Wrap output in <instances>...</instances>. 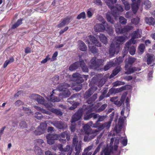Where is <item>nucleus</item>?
<instances>
[{
  "label": "nucleus",
  "instance_id": "nucleus-17",
  "mask_svg": "<svg viewBox=\"0 0 155 155\" xmlns=\"http://www.w3.org/2000/svg\"><path fill=\"white\" fill-rule=\"evenodd\" d=\"M31 97L32 99L36 100L38 103L43 104L45 106V105H47L48 104V103H47V101H45L44 99L38 94H32Z\"/></svg>",
  "mask_w": 155,
  "mask_h": 155
},
{
  "label": "nucleus",
  "instance_id": "nucleus-42",
  "mask_svg": "<svg viewBox=\"0 0 155 155\" xmlns=\"http://www.w3.org/2000/svg\"><path fill=\"white\" fill-rule=\"evenodd\" d=\"M114 62L111 61H110L105 66L104 68V71H106L107 70L114 65Z\"/></svg>",
  "mask_w": 155,
  "mask_h": 155
},
{
  "label": "nucleus",
  "instance_id": "nucleus-46",
  "mask_svg": "<svg viewBox=\"0 0 155 155\" xmlns=\"http://www.w3.org/2000/svg\"><path fill=\"white\" fill-rule=\"evenodd\" d=\"M130 102V99L128 97H127L126 100V110L127 112L130 110V104H129Z\"/></svg>",
  "mask_w": 155,
  "mask_h": 155
},
{
  "label": "nucleus",
  "instance_id": "nucleus-22",
  "mask_svg": "<svg viewBox=\"0 0 155 155\" xmlns=\"http://www.w3.org/2000/svg\"><path fill=\"white\" fill-rule=\"evenodd\" d=\"M126 117H120L118 121V124L115 125L114 128V130L117 133H118L120 131L122 126L123 125L124 121Z\"/></svg>",
  "mask_w": 155,
  "mask_h": 155
},
{
  "label": "nucleus",
  "instance_id": "nucleus-39",
  "mask_svg": "<svg viewBox=\"0 0 155 155\" xmlns=\"http://www.w3.org/2000/svg\"><path fill=\"white\" fill-rule=\"evenodd\" d=\"M100 41L104 44H106L107 42V39L105 36L103 34H100L98 36Z\"/></svg>",
  "mask_w": 155,
  "mask_h": 155
},
{
  "label": "nucleus",
  "instance_id": "nucleus-20",
  "mask_svg": "<svg viewBox=\"0 0 155 155\" xmlns=\"http://www.w3.org/2000/svg\"><path fill=\"white\" fill-rule=\"evenodd\" d=\"M87 109V108L86 107V105H84L83 106L82 109H79L78 110H81V116L83 114L86 113V114L84 115V119L86 120H88L92 117V113L89 114V113L91 112L88 111V110Z\"/></svg>",
  "mask_w": 155,
  "mask_h": 155
},
{
  "label": "nucleus",
  "instance_id": "nucleus-30",
  "mask_svg": "<svg viewBox=\"0 0 155 155\" xmlns=\"http://www.w3.org/2000/svg\"><path fill=\"white\" fill-rule=\"evenodd\" d=\"M115 26L116 27V31L117 34H120L121 33H124V28H122L120 24L119 23H118Z\"/></svg>",
  "mask_w": 155,
  "mask_h": 155
},
{
  "label": "nucleus",
  "instance_id": "nucleus-16",
  "mask_svg": "<svg viewBox=\"0 0 155 155\" xmlns=\"http://www.w3.org/2000/svg\"><path fill=\"white\" fill-rule=\"evenodd\" d=\"M126 86H122L119 88L116 89L112 87L109 90L106 97H109L110 95H112L113 94L118 93L124 90H125L126 89Z\"/></svg>",
  "mask_w": 155,
  "mask_h": 155
},
{
  "label": "nucleus",
  "instance_id": "nucleus-26",
  "mask_svg": "<svg viewBox=\"0 0 155 155\" xmlns=\"http://www.w3.org/2000/svg\"><path fill=\"white\" fill-rule=\"evenodd\" d=\"M131 0L132 2V9L134 13H135L138 9V6L140 3V0H137V3L135 2V0Z\"/></svg>",
  "mask_w": 155,
  "mask_h": 155
},
{
  "label": "nucleus",
  "instance_id": "nucleus-40",
  "mask_svg": "<svg viewBox=\"0 0 155 155\" xmlns=\"http://www.w3.org/2000/svg\"><path fill=\"white\" fill-rule=\"evenodd\" d=\"M130 45V42H129L128 41L126 43L125 47H124V49L123 51V56H124V57L125 54L127 53L128 51L129 50L128 49L129 48V46Z\"/></svg>",
  "mask_w": 155,
  "mask_h": 155
},
{
  "label": "nucleus",
  "instance_id": "nucleus-56",
  "mask_svg": "<svg viewBox=\"0 0 155 155\" xmlns=\"http://www.w3.org/2000/svg\"><path fill=\"white\" fill-rule=\"evenodd\" d=\"M98 20L102 23V24L104 25L105 26H107V23L105 21L101 16H99Z\"/></svg>",
  "mask_w": 155,
  "mask_h": 155
},
{
  "label": "nucleus",
  "instance_id": "nucleus-5",
  "mask_svg": "<svg viewBox=\"0 0 155 155\" xmlns=\"http://www.w3.org/2000/svg\"><path fill=\"white\" fill-rule=\"evenodd\" d=\"M117 0H104L108 6L110 8L112 14L115 19H117L118 16L124 11V9L120 5H118L115 7L113 6V4L116 2Z\"/></svg>",
  "mask_w": 155,
  "mask_h": 155
},
{
  "label": "nucleus",
  "instance_id": "nucleus-18",
  "mask_svg": "<svg viewBox=\"0 0 155 155\" xmlns=\"http://www.w3.org/2000/svg\"><path fill=\"white\" fill-rule=\"evenodd\" d=\"M47 124L45 123H43L40 124L35 130V133L37 135H40L43 134L46 129Z\"/></svg>",
  "mask_w": 155,
  "mask_h": 155
},
{
  "label": "nucleus",
  "instance_id": "nucleus-38",
  "mask_svg": "<svg viewBox=\"0 0 155 155\" xmlns=\"http://www.w3.org/2000/svg\"><path fill=\"white\" fill-rule=\"evenodd\" d=\"M118 137L119 139V141L120 140L124 146H126L127 145V140L126 137H121L120 136H119V137Z\"/></svg>",
  "mask_w": 155,
  "mask_h": 155
},
{
  "label": "nucleus",
  "instance_id": "nucleus-55",
  "mask_svg": "<svg viewBox=\"0 0 155 155\" xmlns=\"http://www.w3.org/2000/svg\"><path fill=\"white\" fill-rule=\"evenodd\" d=\"M124 56L123 57H120L117 59V60L115 61V63L116 64H119L120 63L122 62L123 60V58Z\"/></svg>",
  "mask_w": 155,
  "mask_h": 155
},
{
  "label": "nucleus",
  "instance_id": "nucleus-11",
  "mask_svg": "<svg viewBox=\"0 0 155 155\" xmlns=\"http://www.w3.org/2000/svg\"><path fill=\"white\" fill-rule=\"evenodd\" d=\"M72 143L75 147V151H76L75 155H79L81 150L82 141H80L78 142V137L75 136L73 139Z\"/></svg>",
  "mask_w": 155,
  "mask_h": 155
},
{
  "label": "nucleus",
  "instance_id": "nucleus-44",
  "mask_svg": "<svg viewBox=\"0 0 155 155\" xmlns=\"http://www.w3.org/2000/svg\"><path fill=\"white\" fill-rule=\"evenodd\" d=\"M145 49V46L143 44H140L138 47L139 53L140 54H142L143 52L144 49Z\"/></svg>",
  "mask_w": 155,
  "mask_h": 155
},
{
  "label": "nucleus",
  "instance_id": "nucleus-28",
  "mask_svg": "<svg viewBox=\"0 0 155 155\" xmlns=\"http://www.w3.org/2000/svg\"><path fill=\"white\" fill-rule=\"evenodd\" d=\"M78 48L81 51H85L87 49V47L85 43L81 41H79L78 42Z\"/></svg>",
  "mask_w": 155,
  "mask_h": 155
},
{
  "label": "nucleus",
  "instance_id": "nucleus-37",
  "mask_svg": "<svg viewBox=\"0 0 155 155\" xmlns=\"http://www.w3.org/2000/svg\"><path fill=\"white\" fill-rule=\"evenodd\" d=\"M34 107L36 110L38 111H40L42 113H45L48 115H50L51 114V113L49 111L42 109L38 106H35Z\"/></svg>",
  "mask_w": 155,
  "mask_h": 155
},
{
  "label": "nucleus",
  "instance_id": "nucleus-35",
  "mask_svg": "<svg viewBox=\"0 0 155 155\" xmlns=\"http://www.w3.org/2000/svg\"><path fill=\"white\" fill-rule=\"evenodd\" d=\"M79 62H76L71 64L69 68V69L71 71H73L77 69L79 66Z\"/></svg>",
  "mask_w": 155,
  "mask_h": 155
},
{
  "label": "nucleus",
  "instance_id": "nucleus-50",
  "mask_svg": "<svg viewBox=\"0 0 155 155\" xmlns=\"http://www.w3.org/2000/svg\"><path fill=\"white\" fill-rule=\"evenodd\" d=\"M85 17V13L84 12H83L78 15L77 17V19H80L81 18L84 19Z\"/></svg>",
  "mask_w": 155,
  "mask_h": 155
},
{
  "label": "nucleus",
  "instance_id": "nucleus-51",
  "mask_svg": "<svg viewBox=\"0 0 155 155\" xmlns=\"http://www.w3.org/2000/svg\"><path fill=\"white\" fill-rule=\"evenodd\" d=\"M106 16L107 21L110 22L111 23L113 24L114 23V21L110 16L109 13L108 12L106 14Z\"/></svg>",
  "mask_w": 155,
  "mask_h": 155
},
{
  "label": "nucleus",
  "instance_id": "nucleus-9",
  "mask_svg": "<svg viewBox=\"0 0 155 155\" xmlns=\"http://www.w3.org/2000/svg\"><path fill=\"white\" fill-rule=\"evenodd\" d=\"M104 59H97L96 58H93L89 63V65L91 68L93 69L99 70L97 68L104 61Z\"/></svg>",
  "mask_w": 155,
  "mask_h": 155
},
{
  "label": "nucleus",
  "instance_id": "nucleus-59",
  "mask_svg": "<svg viewBox=\"0 0 155 155\" xmlns=\"http://www.w3.org/2000/svg\"><path fill=\"white\" fill-rule=\"evenodd\" d=\"M123 3L124 5L125 9L127 11L129 10L130 8V6L128 2H123Z\"/></svg>",
  "mask_w": 155,
  "mask_h": 155
},
{
  "label": "nucleus",
  "instance_id": "nucleus-19",
  "mask_svg": "<svg viewBox=\"0 0 155 155\" xmlns=\"http://www.w3.org/2000/svg\"><path fill=\"white\" fill-rule=\"evenodd\" d=\"M114 115V113L113 112L110 115V119L109 121L107 123H105L103 124H102L100 125L98 127V129L99 130H101L103 129H108L111 125V122L113 120V117Z\"/></svg>",
  "mask_w": 155,
  "mask_h": 155
},
{
  "label": "nucleus",
  "instance_id": "nucleus-14",
  "mask_svg": "<svg viewBox=\"0 0 155 155\" xmlns=\"http://www.w3.org/2000/svg\"><path fill=\"white\" fill-rule=\"evenodd\" d=\"M142 30L141 29H138L137 31H134L131 35V38L128 41L130 43L131 42L133 44L137 42V40L136 38H140L141 36Z\"/></svg>",
  "mask_w": 155,
  "mask_h": 155
},
{
  "label": "nucleus",
  "instance_id": "nucleus-58",
  "mask_svg": "<svg viewBox=\"0 0 155 155\" xmlns=\"http://www.w3.org/2000/svg\"><path fill=\"white\" fill-rule=\"evenodd\" d=\"M35 117L38 120H40L43 118L41 114L39 112H36L35 113Z\"/></svg>",
  "mask_w": 155,
  "mask_h": 155
},
{
  "label": "nucleus",
  "instance_id": "nucleus-41",
  "mask_svg": "<svg viewBox=\"0 0 155 155\" xmlns=\"http://www.w3.org/2000/svg\"><path fill=\"white\" fill-rule=\"evenodd\" d=\"M131 43H130V45L129 46V48L128 49L131 55H134L136 51V49L135 47L134 46H131Z\"/></svg>",
  "mask_w": 155,
  "mask_h": 155
},
{
  "label": "nucleus",
  "instance_id": "nucleus-25",
  "mask_svg": "<svg viewBox=\"0 0 155 155\" xmlns=\"http://www.w3.org/2000/svg\"><path fill=\"white\" fill-rule=\"evenodd\" d=\"M147 62L148 65H150V66H153L155 65L154 62V56L151 54H147Z\"/></svg>",
  "mask_w": 155,
  "mask_h": 155
},
{
  "label": "nucleus",
  "instance_id": "nucleus-1",
  "mask_svg": "<svg viewBox=\"0 0 155 155\" xmlns=\"http://www.w3.org/2000/svg\"><path fill=\"white\" fill-rule=\"evenodd\" d=\"M71 85V86H72ZM71 86L66 83L60 84L56 90H53L51 93V95L48 96L46 98L48 100L47 105H45V107L51 112L55 114L58 115H61L62 113L60 110L54 109L52 107L53 104L49 102V101L52 102H59L61 101L63 98L69 97L71 93L69 89L67 88Z\"/></svg>",
  "mask_w": 155,
  "mask_h": 155
},
{
  "label": "nucleus",
  "instance_id": "nucleus-61",
  "mask_svg": "<svg viewBox=\"0 0 155 155\" xmlns=\"http://www.w3.org/2000/svg\"><path fill=\"white\" fill-rule=\"evenodd\" d=\"M106 116H100L99 115L98 117V120L96 122L97 123L99 121H103L104 119L106 118Z\"/></svg>",
  "mask_w": 155,
  "mask_h": 155
},
{
  "label": "nucleus",
  "instance_id": "nucleus-12",
  "mask_svg": "<svg viewBox=\"0 0 155 155\" xmlns=\"http://www.w3.org/2000/svg\"><path fill=\"white\" fill-rule=\"evenodd\" d=\"M88 77V75H81L79 73H76L72 75V78L71 80L75 81L77 83L81 84L83 81V78L87 80Z\"/></svg>",
  "mask_w": 155,
  "mask_h": 155
},
{
  "label": "nucleus",
  "instance_id": "nucleus-36",
  "mask_svg": "<svg viewBox=\"0 0 155 155\" xmlns=\"http://www.w3.org/2000/svg\"><path fill=\"white\" fill-rule=\"evenodd\" d=\"M86 42H88V47L90 50L91 51V52L93 53H94L97 51V50L96 48L94 46H91V45L89 40L88 39L86 40Z\"/></svg>",
  "mask_w": 155,
  "mask_h": 155
},
{
  "label": "nucleus",
  "instance_id": "nucleus-13",
  "mask_svg": "<svg viewBox=\"0 0 155 155\" xmlns=\"http://www.w3.org/2000/svg\"><path fill=\"white\" fill-rule=\"evenodd\" d=\"M35 143L36 144V146L35 147V153L38 154H40L42 153V150L38 146H41L44 147L45 145V143L43 140L41 139H38L36 140L35 141Z\"/></svg>",
  "mask_w": 155,
  "mask_h": 155
},
{
  "label": "nucleus",
  "instance_id": "nucleus-27",
  "mask_svg": "<svg viewBox=\"0 0 155 155\" xmlns=\"http://www.w3.org/2000/svg\"><path fill=\"white\" fill-rule=\"evenodd\" d=\"M88 38L90 41L95 46L97 47H100L101 44L97 39L94 36L90 35L88 37Z\"/></svg>",
  "mask_w": 155,
  "mask_h": 155
},
{
  "label": "nucleus",
  "instance_id": "nucleus-31",
  "mask_svg": "<svg viewBox=\"0 0 155 155\" xmlns=\"http://www.w3.org/2000/svg\"><path fill=\"white\" fill-rule=\"evenodd\" d=\"M79 66H80L82 68L83 71L85 72H87L88 69L87 67L85 65V63L83 60L80 59L79 60Z\"/></svg>",
  "mask_w": 155,
  "mask_h": 155
},
{
  "label": "nucleus",
  "instance_id": "nucleus-10",
  "mask_svg": "<svg viewBox=\"0 0 155 155\" xmlns=\"http://www.w3.org/2000/svg\"><path fill=\"white\" fill-rule=\"evenodd\" d=\"M81 110H78L72 117L71 120V122L72 124L70 127V128L71 132H74L75 130L76 126L73 125V123L76 121L80 120L81 117Z\"/></svg>",
  "mask_w": 155,
  "mask_h": 155
},
{
  "label": "nucleus",
  "instance_id": "nucleus-43",
  "mask_svg": "<svg viewBox=\"0 0 155 155\" xmlns=\"http://www.w3.org/2000/svg\"><path fill=\"white\" fill-rule=\"evenodd\" d=\"M125 84V83L124 82L119 81H117L112 83V84L114 87H117L120 85H124Z\"/></svg>",
  "mask_w": 155,
  "mask_h": 155
},
{
  "label": "nucleus",
  "instance_id": "nucleus-32",
  "mask_svg": "<svg viewBox=\"0 0 155 155\" xmlns=\"http://www.w3.org/2000/svg\"><path fill=\"white\" fill-rule=\"evenodd\" d=\"M146 22L150 25H153L155 23V20L152 17H146L145 19Z\"/></svg>",
  "mask_w": 155,
  "mask_h": 155
},
{
  "label": "nucleus",
  "instance_id": "nucleus-7",
  "mask_svg": "<svg viewBox=\"0 0 155 155\" xmlns=\"http://www.w3.org/2000/svg\"><path fill=\"white\" fill-rule=\"evenodd\" d=\"M108 33L110 35H112L114 31L112 27L107 26H105L104 25L102 24H97L94 27V31L97 32H103L105 29Z\"/></svg>",
  "mask_w": 155,
  "mask_h": 155
},
{
  "label": "nucleus",
  "instance_id": "nucleus-3",
  "mask_svg": "<svg viewBox=\"0 0 155 155\" xmlns=\"http://www.w3.org/2000/svg\"><path fill=\"white\" fill-rule=\"evenodd\" d=\"M119 143L118 137L112 138L109 147L103 149L101 153V155H110V153H114V155H120V151L117 150Z\"/></svg>",
  "mask_w": 155,
  "mask_h": 155
},
{
  "label": "nucleus",
  "instance_id": "nucleus-49",
  "mask_svg": "<svg viewBox=\"0 0 155 155\" xmlns=\"http://www.w3.org/2000/svg\"><path fill=\"white\" fill-rule=\"evenodd\" d=\"M133 27L130 26H126L124 28V33L128 32V31L132 30L133 28Z\"/></svg>",
  "mask_w": 155,
  "mask_h": 155
},
{
  "label": "nucleus",
  "instance_id": "nucleus-15",
  "mask_svg": "<svg viewBox=\"0 0 155 155\" xmlns=\"http://www.w3.org/2000/svg\"><path fill=\"white\" fill-rule=\"evenodd\" d=\"M59 136L56 134H48L46 136L47 143L49 145H52L54 143V140H57Z\"/></svg>",
  "mask_w": 155,
  "mask_h": 155
},
{
  "label": "nucleus",
  "instance_id": "nucleus-64",
  "mask_svg": "<svg viewBox=\"0 0 155 155\" xmlns=\"http://www.w3.org/2000/svg\"><path fill=\"white\" fill-rule=\"evenodd\" d=\"M20 125L21 127L23 128H25L27 127L26 123L25 121H23L20 123Z\"/></svg>",
  "mask_w": 155,
  "mask_h": 155
},
{
  "label": "nucleus",
  "instance_id": "nucleus-62",
  "mask_svg": "<svg viewBox=\"0 0 155 155\" xmlns=\"http://www.w3.org/2000/svg\"><path fill=\"white\" fill-rule=\"evenodd\" d=\"M71 18V17H68L65 18L63 21H64V23H65V24L66 25L69 22V21Z\"/></svg>",
  "mask_w": 155,
  "mask_h": 155
},
{
  "label": "nucleus",
  "instance_id": "nucleus-54",
  "mask_svg": "<svg viewBox=\"0 0 155 155\" xmlns=\"http://www.w3.org/2000/svg\"><path fill=\"white\" fill-rule=\"evenodd\" d=\"M144 4L145 5L146 8H149L151 6V4L149 0H144Z\"/></svg>",
  "mask_w": 155,
  "mask_h": 155
},
{
  "label": "nucleus",
  "instance_id": "nucleus-4",
  "mask_svg": "<svg viewBox=\"0 0 155 155\" xmlns=\"http://www.w3.org/2000/svg\"><path fill=\"white\" fill-rule=\"evenodd\" d=\"M125 36L117 37L115 38L113 42L111 44L109 51V54L112 57L115 54L118 53L120 47V45L122 44L126 39Z\"/></svg>",
  "mask_w": 155,
  "mask_h": 155
},
{
  "label": "nucleus",
  "instance_id": "nucleus-29",
  "mask_svg": "<svg viewBox=\"0 0 155 155\" xmlns=\"http://www.w3.org/2000/svg\"><path fill=\"white\" fill-rule=\"evenodd\" d=\"M76 96V94H74L72 96L70 99H68V101L69 102L70 104H73L72 106L70 107L69 109L70 110H73L74 109L76 108L78 106V104L76 103V102H74L73 103V101H70V100L71 99H72L74 98Z\"/></svg>",
  "mask_w": 155,
  "mask_h": 155
},
{
  "label": "nucleus",
  "instance_id": "nucleus-57",
  "mask_svg": "<svg viewBox=\"0 0 155 155\" xmlns=\"http://www.w3.org/2000/svg\"><path fill=\"white\" fill-rule=\"evenodd\" d=\"M107 106V104H104L102 105L101 107L99 108L97 110V112H100L102 111H103L105 109Z\"/></svg>",
  "mask_w": 155,
  "mask_h": 155
},
{
  "label": "nucleus",
  "instance_id": "nucleus-24",
  "mask_svg": "<svg viewBox=\"0 0 155 155\" xmlns=\"http://www.w3.org/2000/svg\"><path fill=\"white\" fill-rule=\"evenodd\" d=\"M58 147L59 150L61 152H67L69 155H70L72 151V149L71 148L70 145H68L65 148H63L61 144H58Z\"/></svg>",
  "mask_w": 155,
  "mask_h": 155
},
{
  "label": "nucleus",
  "instance_id": "nucleus-33",
  "mask_svg": "<svg viewBox=\"0 0 155 155\" xmlns=\"http://www.w3.org/2000/svg\"><path fill=\"white\" fill-rule=\"evenodd\" d=\"M121 68L120 66H118L113 71L112 74L109 76L110 78H111L116 76L120 71Z\"/></svg>",
  "mask_w": 155,
  "mask_h": 155
},
{
  "label": "nucleus",
  "instance_id": "nucleus-48",
  "mask_svg": "<svg viewBox=\"0 0 155 155\" xmlns=\"http://www.w3.org/2000/svg\"><path fill=\"white\" fill-rule=\"evenodd\" d=\"M59 77L58 75L54 76L51 79L52 81L54 83V84H56L58 83Z\"/></svg>",
  "mask_w": 155,
  "mask_h": 155
},
{
  "label": "nucleus",
  "instance_id": "nucleus-47",
  "mask_svg": "<svg viewBox=\"0 0 155 155\" xmlns=\"http://www.w3.org/2000/svg\"><path fill=\"white\" fill-rule=\"evenodd\" d=\"M140 21V19L138 17L136 18H133L131 20V23L135 25H137L139 23Z\"/></svg>",
  "mask_w": 155,
  "mask_h": 155
},
{
  "label": "nucleus",
  "instance_id": "nucleus-53",
  "mask_svg": "<svg viewBox=\"0 0 155 155\" xmlns=\"http://www.w3.org/2000/svg\"><path fill=\"white\" fill-rule=\"evenodd\" d=\"M22 20L21 19L18 20L13 25L12 28H17L22 23Z\"/></svg>",
  "mask_w": 155,
  "mask_h": 155
},
{
  "label": "nucleus",
  "instance_id": "nucleus-45",
  "mask_svg": "<svg viewBox=\"0 0 155 155\" xmlns=\"http://www.w3.org/2000/svg\"><path fill=\"white\" fill-rule=\"evenodd\" d=\"M136 59L132 57H130L128 58V61L126 62L127 64H132L135 61Z\"/></svg>",
  "mask_w": 155,
  "mask_h": 155
},
{
  "label": "nucleus",
  "instance_id": "nucleus-21",
  "mask_svg": "<svg viewBox=\"0 0 155 155\" xmlns=\"http://www.w3.org/2000/svg\"><path fill=\"white\" fill-rule=\"evenodd\" d=\"M51 124L59 129H63L67 127V124L61 121H55L51 122Z\"/></svg>",
  "mask_w": 155,
  "mask_h": 155
},
{
  "label": "nucleus",
  "instance_id": "nucleus-23",
  "mask_svg": "<svg viewBox=\"0 0 155 155\" xmlns=\"http://www.w3.org/2000/svg\"><path fill=\"white\" fill-rule=\"evenodd\" d=\"M125 68V70L126 71L125 73L127 74H130L135 71H139L141 70V68H140L129 67L127 63H126Z\"/></svg>",
  "mask_w": 155,
  "mask_h": 155
},
{
  "label": "nucleus",
  "instance_id": "nucleus-52",
  "mask_svg": "<svg viewBox=\"0 0 155 155\" xmlns=\"http://www.w3.org/2000/svg\"><path fill=\"white\" fill-rule=\"evenodd\" d=\"M119 19L120 22L122 25H125L127 23V20L122 16H120Z\"/></svg>",
  "mask_w": 155,
  "mask_h": 155
},
{
  "label": "nucleus",
  "instance_id": "nucleus-2",
  "mask_svg": "<svg viewBox=\"0 0 155 155\" xmlns=\"http://www.w3.org/2000/svg\"><path fill=\"white\" fill-rule=\"evenodd\" d=\"M109 76V74H105L103 77L101 74H98L93 78L90 84L91 88L85 93L84 96V98H87L93 93L94 91L97 90V88L94 85L93 87L91 86L93 83L94 82L95 85L97 84L99 87H101L104 84Z\"/></svg>",
  "mask_w": 155,
  "mask_h": 155
},
{
  "label": "nucleus",
  "instance_id": "nucleus-8",
  "mask_svg": "<svg viewBox=\"0 0 155 155\" xmlns=\"http://www.w3.org/2000/svg\"><path fill=\"white\" fill-rule=\"evenodd\" d=\"M91 127H97V126L96 124H93L92 122L91 121L89 123L84 125L83 126V128L84 131L87 134H89V131L90 132H91L93 136V137H94L98 134L99 130H95L92 131L91 129Z\"/></svg>",
  "mask_w": 155,
  "mask_h": 155
},
{
  "label": "nucleus",
  "instance_id": "nucleus-6",
  "mask_svg": "<svg viewBox=\"0 0 155 155\" xmlns=\"http://www.w3.org/2000/svg\"><path fill=\"white\" fill-rule=\"evenodd\" d=\"M97 94H94L92 97L89 98L87 101L88 104L87 105H86V107L87 108V109L88 110V111L89 112L94 111L97 112V110L98 109V108L100 105V103H97L95 105L92 104V103L97 99Z\"/></svg>",
  "mask_w": 155,
  "mask_h": 155
},
{
  "label": "nucleus",
  "instance_id": "nucleus-63",
  "mask_svg": "<svg viewBox=\"0 0 155 155\" xmlns=\"http://www.w3.org/2000/svg\"><path fill=\"white\" fill-rule=\"evenodd\" d=\"M71 18V17H68L65 18L63 21H64V23H65V24L66 25L69 22V21Z\"/></svg>",
  "mask_w": 155,
  "mask_h": 155
},
{
  "label": "nucleus",
  "instance_id": "nucleus-34",
  "mask_svg": "<svg viewBox=\"0 0 155 155\" xmlns=\"http://www.w3.org/2000/svg\"><path fill=\"white\" fill-rule=\"evenodd\" d=\"M85 135L84 138V141L85 142L88 141L94 137H93V134H92L91 132H90L89 131V133L88 134H87L85 131Z\"/></svg>",
  "mask_w": 155,
  "mask_h": 155
},
{
  "label": "nucleus",
  "instance_id": "nucleus-60",
  "mask_svg": "<svg viewBox=\"0 0 155 155\" xmlns=\"http://www.w3.org/2000/svg\"><path fill=\"white\" fill-rule=\"evenodd\" d=\"M23 110L25 111L26 113L27 114H33V112L31 110L27 107H23Z\"/></svg>",
  "mask_w": 155,
  "mask_h": 155
}]
</instances>
